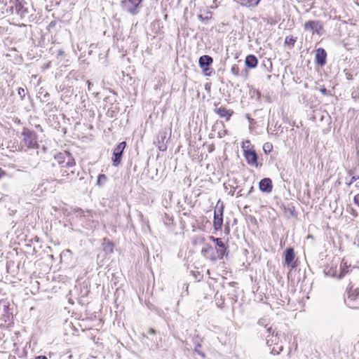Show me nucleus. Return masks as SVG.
I'll return each mask as SVG.
<instances>
[{
	"instance_id": "nucleus-11",
	"label": "nucleus",
	"mask_w": 359,
	"mask_h": 359,
	"mask_svg": "<svg viewBox=\"0 0 359 359\" xmlns=\"http://www.w3.org/2000/svg\"><path fill=\"white\" fill-rule=\"evenodd\" d=\"M223 208H221V210H219V214H217L216 211H215V216H214V221H213V226L214 229L216 231L220 230L223 224Z\"/></svg>"
},
{
	"instance_id": "nucleus-25",
	"label": "nucleus",
	"mask_w": 359,
	"mask_h": 359,
	"mask_svg": "<svg viewBox=\"0 0 359 359\" xmlns=\"http://www.w3.org/2000/svg\"><path fill=\"white\" fill-rule=\"evenodd\" d=\"M347 273L346 271L344 269V266H342V264H341V272L339 275L338 276L339 278H341L343 276H345V274Z\"/></svg>"
},
{
	"instance_id": "nucleus-28",
	"label": "nucleus",
	"mask_w": 359,
	"mask_h": 359,
	"mask_svg": "<svg viewBox=\"0 0 359 359\" xmlns=\"http://www.w3.org/2000/svg\"><path fill=\"white\" fill-rule=\"evenodd\" d=\"M353 202L355 205H357L359 207V194H356L354 196Z\"/></svg>"
},
{
	"instance_id": "nucleus-43",
	"label": "nucleus",
	"mask_w": 359,
	"mask_h": 359,
	"mask_svg": "<svg viewBox=\"0 0 359 359\" xmlns=\"http://www.w3.org/2000/svg\"><path fill=\"white\" fill-rule=\"evenodd\" d=\"M231 195H233V191H231Z\"/></svg>"
},
{
	"instance_id": "nucleus-8",
	"label": "nucleus",
	"mask_w": 359,
	"mask_h": 359,
	"mask_svg": "<svg viewBox=\"0 0 359 359\" xmlns=\"http://www.w3.org/2000/svg\"><path fill=\"white\" fill-rule=\"evenodd\" d=\"M327 53L324 48H319L316 50L315 62L316 63L323 67L326 63Z\"/></svg>"
},
{
	"instance_id": "nucleus-19",
	"label": "nucleus",
	"mask_w": 359,
	"mask_h": 359,
	"mask_svg": "<svg viewBox=\"0 0 359 359\" xmlns=\"http://www.w3.org/2000/svg\"><path fill=\"white\" fill-rule=\"evenodd\" d=\"M243 6H256L261 0H237Z\"/></svg>"
},
{
	"instance_id": "nucleus-13",
	"label": "nucleus",
	"mask_w": 359,
	"mask_h": 359,
	"mask_svg": "<svg viewBox=\"0 0 359 359\" xmlns=\"http://www.w3.org/2000/svg\"><path fill=\"white\" fill-rule=\"evenodd\" d=\"M15 9L18 15L21 18H24L29 13L28 8L25 6V4L20 1H16L15 4Z\"/></svg>"
},
{
	"instance_id": "nucleus-33",
	"label": "nucleus",
	"mask_w": 359,
	"mask_h": 359,
	"mask_svg": "<svg viewBox=\"0 0 359 359\" xmlns=\"http://www.w3.org/2000/svg\"><path fill=\"white\" fill-rule=\"evenodd\" d=\"M63 54H64V51L62 50H59L57 51V55L58 56L62 55Z\"/></svg>"
},
{
	"instance_id": "nucleus-14",
	"label": "nucleus",
	"mask_w": 359,
	"mask_h": 359,
	"mask_svg": "<svg viewBox=\"0 0 359 359\" xmlns=\"http://www.w3.org/2000/svg\"><path fill=\"white\" fill-rule=\"evenodd\" d=\"M212 58L210 56L205 55L200 57L198 64L202 69L206 70L207 68L212 63Z\"/></svg>"
},
{
	"instance_id": "nucleus-12",
	"label": "nucleus",
	"mask_w": 359,
	"mask_h": 359,
	"mask_svg": "<svg viewBox=\"0 0 359 359\" xmlns=\"http://www.w3.org/2000/svg\"><path fill=\"white\" fill-rule=\"evenodd\" d=\"M215 112L221 118H226L228 121L233 114V111L230 109H226L225 107H220L215 109Z\"/></svg>"
},
{
	"instance_id": "nucleus-5",
	"label": "nucleus",
	"mask_w": 359,
	"mask_h": 359,
	"mask_svg": "<svg viewBox=\"0 0 359 359\" xmlns=\"http://www.w3.org/2000/svg\"><path fill=\"white\" fill-rule=\"evenodd\" d=\"M126 147V142H121L113 150V155L111 157V161L113 163V165L115 167L118 166L121 163V158L123 156V151Z\"/></svg>"
},
{
	"instance_id": "nucleus-41",
	"label": "nucleus",
	"mask_w": 359,
	"mask_h": 359,
	"mask_svg": "<svg viewBox=\"0 0 359 359\" xmlns=\"http://www.w3.org/2000/svg\"><path fill=\"white\" fill-rule=\"evenodd\" d=\"M353 215L355 217H356V216L358 215H357V213H355V212H353Z\"/></svg>"
},
{
	"instance_id": "nucleus-34",
	"label": "nucleus",
	"mask_w": 359,
	"mask_h": 359,
	"mask_svg": "<svg viewBox=\"0 0 359 359\" xmlns=\"http://www.w3.org/2000/svg\"><path fill=\"white\" fill-rule=\"evenodd\" d=\"M246 144H248V145H250V141H249V140H246L245 142H244L243 143V146H244V145H246Z\"/></svg>"
},
{
	"instance_id": "nucleus-7",
	"label": "nucleus",
	"mask_w": 359,
	"mask_h": 359,
	"mask_svg": "<svg viewBox=\"0 0 359 359\" xmlns=\"http://www.w3.org/2000/svg\"><path fill=\"white\" fill-rule=\"evenodd\" d=\"M210 239L215 242L218 247L217 249V252L219 259H222L226 254L227 255V247L220 238L210 236Z\"/></svg>"
},
{
	"instance_id": "nucleus-29",
	"label": "nucleus",
	"mask_w": 359,
	"mask_h": 359,
	"mask_svg": "<svg viewBox=\"0 0 359 359\" xmlns=\"http://www.w3.org/2000/svg\"><path fill=\"white\" fill-rule=\"evenodd\" d=\"M320 91L324 95H327L328 94V91H327V90L325 88H320Z\"/></svg>"
},
{
	"instance_id": "nucleus-35",
	"label": "nucleus",
	"mask_w": 359,
	"mask_h": 359,
	"mask_svg": "<svg viewBox=\"0 0 359 359\" xmlns=\"http://www.w3.org/2000/svg\"><path fill=\"white\" fill-rule=\"evenodd\" d=\"M149 332L150 334H154V333H155V330H154V329L151 328V329H149Z\"/></svg>"
},
{
	"instance_id": "nucleus-26",
	"label": "nucleus",
	"mask_w": 359,
	"mask_h": 359,
	"mask_svg": "<svg viewBox=\"0 0 359 359\" xmlns=\"http://www.w3.org/2000/svg\"><path fill=\"white\" fill-rule=\"evenodd\" d=\"M324 271H325V274L327 276H332V277L336 276V274L331 271V269H330L328 270L327 269H325Z\"/></svg>"
},
{
	"instance_id": "nucleus-38",
	"label": "nucleus",
	"mask_w": 359,
	"mask_h": 359,
	"mask_svg": "<svg viewBox=\"0 0 359 359\" xmlns=\"http://www.w3.org/2000/svg\"><path fill=\"white\" fill-rule=\"evenodd\" d=\"M271 75H268V76H267V79H268V80H270V79H271Z\"/></svg>"
},
{
	"instance_id": "nucleus-42",
	"label": "nucleus",
	"mask_w": 359,
	"mask_h": 359,
	"mask_svg": "<svg viewBox=\"0 0 359 359\" xmlns=\"http://www.w3.org/2000/svg\"><path fill=\"white\" fill-rule=\"evenodd\" d=\"M48 95H48V93H46V94L44 95V97H47V96H48Z\"/></svg>"
},
{
	"instance_id": "nucleus-37",
	"label": "nucleus",
	"mask_w": 359,
	"mask_h": 359,
	"mask_svg": "<svg viewBox=\"0 0 359 359\" xmlns=\"http://www.w3.org/2000/svg\"><path fill=\"white\" fill-rule=\"evenodd\" d=\"M258 323H259V325H264L263 320H259V322H258Z\"/></svg>"
},
{
	"instance_id": "nucleus-16",
	"label": "nucleus",
	"mask_w": 359,
	"mask_h": 359,
	"mask_svg": "<svg viewBox=\"0 0 359 359\" xmlns=\"http://www.w3.org/2000/svg\"><path fill=\"white\" fill-rule=\"evenodd\" d=\"M358 296V294H356L355 296L353 294H348L346 302L349 307L355 309L358 306V304H355V302H359V298L356 297Z\"/></svg>"
},
{
	"instance_id": "nucleus-31",
	"label": "nucleus",
	"mask_w": 359,
	"mask_h": 359,
	"mask_svg": "<svg viewBox=\"0 0 359 359\" xmlns=\"http://www.w3.org/2000/svg\"><path fill=\"white\" fill-rule=\"evenodd\" d=\"M159 149L161 150V151H165L166 149V146L165 145H162V146H159Z\"/></svg>"
},
{
	"instance_id": "nucleus-23",
	"label": "nucleus",
	"mask_w": 359,
	"mask_h": 359,
	"mask_svg": "<svg viewBox=\"0 0 359 359\" xmlns=\"http://www.w3.org/2000/svg\"><path fill=\"white\" fill-rule=\"evenodd\" d=\"M285 43L294 45L296 42V39H294L292 36H287L285 38Z\"/></svg>"
},
{
	"instance_id": "nucleus-36",
	"label": "nucleus",
	"mask_w": 359,
	"mask_h": 359,
	"mask_svg": "<svg viewBox=\"0 0 359 359\" xmlns=\"http://www.w3.org/2000/svg\"><path fill=\"white\" fill-rule=\"evenodd\" d=\"M356 180V178L355 177H353L351 182H350V184L353 183V181H355Z\"/></svg>"
},
{
	"instance_id": "nucleus-2",
	"label": "nucleus",
	"mask_w": 359,
	"mask_h": 359,
	"mask_svg": "<svg viewBox=\"0 0 359 359\" xmlns=\"http://www.w3.org/2000/svg\"><path fill=\"white\" fill-rule=\"evenodd\" d=\"M142 1L143 0H122L121 5L124 11L135 15L140 13Z\"/></svg>"
},
{
	"instance_id": "nucleus-15",
	"label": "nucleus",
	"mask_w": 359,
	"mask_h": 359,
	"mask_svg": "<svg viewBox=\"0 0 359 359\" xmlns=\"http://www.w3.org/2000/svg\"><path fill=\"white\" fill-rule=\"evenodd\" d=\"M245 63L248 67L253 69L257 66L258 60L254 55H248L245 57Z\"/></svg>"
},
{
	"instance_id": "nucleus-22",
	"label": "nucleus",
	"mask_w": 359,
	"mask_h": 359,
	"mask_svg": "<svg viewBox=\"0 0 359 359\" xmlns=\"http://www.w3.org/2000/svg\"><path fill=\"white\" fill-rule=\"evenodd\" d=\"M231 72L235 76L239 75V68L236 65H234L231 67Z\"/></svg>"
},
{
	"instance_id": "nucleus-30",
	"label": "nucleus",
	"mask_w": 359,
	"mask_h": 359,
	"mask_svg": "<svg viewBox=\"0 0 359 359\" xmlns=\"http://www.w3.org/2000/svg\"><path fill=\"white\" fill-rule=\"evenodd\" d=\"M87 84H88V90H90L92 83L90 81H87Z\"/></svg>"
},
{
	"instance_id": "nucleus-20",
	"label": "nucleus",
	"mask_w": 359,
	"mask_h": 359,
	"mask_svg": "<svg viewBox=\"0 0 359 359\" xmlns=\"http://www.w3.org/2000/svg\"><path fill=\"white\" fill-rule=\"evenodd\" d=\"M273 149V144L271 142H265L263 145V151L266 154H269Z\"/></svg>"
},
{
	"instance_id": "nucleus-9",
	"label": "nucleus",
	"mask_w": 359,
	"mask_h": 359,
	"mask_svg": "<svg viewBox=\"0 0 359 359\" xmlns=\"http://www.w3.org/2000/svg\"><path fill=\"white\" fill-rule=\"evenodd\" d=\"M283 255L285 259V264L294 267V266L292 264L295 257L294 249L292 248L285 249Z\"/></svg>"
},
{
	"instance_id": "nucleus-1",
	"label": "nucleus",
	"mask_w": 359,
	"mask_h": 359,
	"mask_svg": "<svg viewBox=\"0 0 359 359\" xmlns=\"http://www.w3.org/2000/svg\"><path fill=\"white\" fill-rule=\"evenodd\" d=\"M67 161H62L61 159L63 158L62 154H60L55 156V158L58 160V163L61 165L62 168V176L65 177L59 180V183H65L66 181H72L76 179L78 176V173H76L74 170H69V168H72L75 165L74 160L72 159L69 155H67Z\"/></svg>"
},
{
	"instance_id": "nucleus-39",
	"label": "nucleus",
	"mask_w": 359,
	"mask_h": 359,
	"mask_svg": "<svg viewBox=\"0 0 359 359\" xmlns=\"http://www.w3.org/2000/svg\"><path fill=\"white\" fill-rule=\"evenodd\" d=\"M257 95H258V98H259V97H260V95H261V94H260V93H259V91H257Z\"/></svg>"
},
{
	"instance_id": "nucleus-6",
	"label": "nucleus",
	"mask_w": 359,
	"mask_h": 359,
	"mask_svg": "<svg viewBox=\"0 0 359 359\" xmlns=\"http://www.w3.org/2000/svg\"><path fill=\"white\" fill-rule=\"evenodd\" d=\"M244 157L247 163L252 166H258V156L255 150L252 149H244L243 153Z\"/></svg>"
},
{
	"instance_id": "nucleus-24",
	"label": "nucleus",
	"mask_w": 359,
	"mask_h": 359,
	"mask_svg": "<svg viewBox=\"0 0 359 359\" xmlns=\"http://www.w3.org/2000/svg\"><path fill=\"white\" fill-rule=\"evenodd\" d=\"M18 93L20 98L22 100L25 96V90L23 88H19Z\"/></svg>"
},
{
	"instance_id": "nucleus-18",
	"label": "nucleus",
	"mask_w": 359,
	"mask_h": 359,
	"mask_svg": "<svg viewBox=\"0 0 359 359\" xmlns=\"http://www.w3.org/2000/svg\"><path fill=\"white\" fill-rule=\"evenodd\" d=\"M212 251V248L210 245L209 244H207L205 245H204L201 250V254L203 257H205L207 258H210V259L212 260H216V258L214 256H210V252Z\"/></svg>"
},
{
	"instance_id": "nucleus-40",
	"label": "nucleus",
	"mask_w": 359,
	"mask_h": 359,
	"mask_svg": "<svg viewBox=\"0 0 359 359\" xmlns=\"http://www.w3.org/2000/svg\"><path fill=\"white\" fill-rule=\"evenodd\" d=\"M267 331L270 333L271 331V327L268 328Z\"/></svg>"
},
{
	"instance_id": "nucleus-27",
	"label": "nucleus",
	"mask_w": 359,
	"mask_h": 359,
	"mask_svg": "<svg viewBox=\"0 0 359 359\" xmlns=\"http://www.w3.org/2000/svg\"><path fill=\"white\" fill-rule=\"evenodd\" d=\"M201 347V344H198L196 345V346L194 348V351L196 352L198 354L202 355V356H204V354L202 353L200 351H199V348Z\"/></svg>"
},
{
	"instance_id": "nucleus-21",
	"label": "nucleus",
	"mask_w": 359,
	"mask_h": 359,
	"mask_svg": "<svg viewBox=\"0 0 359 359\" xmlns=\"http://www.w3.org/2000/svg\"><path fill=\"white\" fill-rule=\"evenodd\" d=\"M107 181V177L104 174H100L97 177V184L99 186L102 185Z\"/></svg>"
},
{
	"instance_id": "nucleus-32",
	"label": "nucleus",
	"mask_w": 359,
	"mask_h": 359,
	"mask_svg": "<svg viewBox=\"0 0 359 359\" xmlns=\"http://www.w3.org/2000/svg\"><path fill=\"white\" fill-rule=\"evenodd\" d=\"M35 359H47V358L45 355H39Z\"/></svg>"
},
{
	"instance_id": "nucleus-3",
	"label": "nucleus",
	"mask_w": 359,
	"mask_h": 359,
	"mask_svg": "<svg viewBox=\"0 0 359 359\" xmlns=\"http://www.w3.org/2000/svg\"><path fill=\"white\" fill-rule=\"evenodd\" d=\"M23 144L28 149L36 148L38 143L36 134L28 129L24 128L22 132Z\"/></svg>"
},
{
	"instance_id": "nucleus-44",
	"label": "nucleus",
	"mask_w": 359,
	"mask_h": 359,
	"mask_svg": "<svg viewBox=\"0 0 359 359\" xmlns=\"http://www.w3.org/2000/svg\"><path fill=\"white\" fill-rule=\"evenodd\" d=\"M231 195H233V191H231Z\"/></svg>"
},
{
	"instance_id": "nucleus-17",
	"label": "nucleus",
	"mask_w": 359,
	"mask_h": 359,
	"mask_svg": "<svg viewBox=\"0 0 359 359\" xmlns=\"http://www.w3.org/2000/svg\"><path fill=\"white\" fill-rule=\"evenodd\" d=\"M358 296V294H356L355 296L353 294H348L346 302L349 307L355 309L358 306V304H355V302H359V298L356 297Z\"/></svg>"
},
{
	"instance_id": "nucleus-10",
	"label": "nucleus",
	"mask_w": 359,
	"mask_h": 359,
	"mask_svg": "<svg viewBox=\"0 0 359 359\" xmlns=\"http://www.w3.org/2000/svg\"><path fill=\"white\" fill-rule=\"evenodd\" d=\"M259 189L262 192L270 193L272 191V181L269 178H264L262 179L259 183Z\"/></svg>"
},
{
	"instance_id": "nucleus-4",
	"label": "nucleus",
	"mask_w": 359,
	"mask_h": 359,
	"mask_svg": "<svg viewBox=\"0 0 359 359\" xmlns=\"http://www.w3.org/2000/svg\"><path fill=\"white\" fill-rule=\"evenodd\" d=\"M305 31H309L312 34H318L320 36L323 31V24L320 20H309L304 25Z\"/></svg>"
}]
</instances>
